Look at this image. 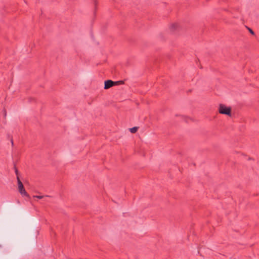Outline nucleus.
I'll return each instance as SVG.
<instances>
[{"mask_svg":"<svg viewBox=\"0 0 259 259\" xmlns=\"http://www.w3.org/2000/svg\"><path fill=\"white\" fill-rule=\"evenodd\" d=\"M218 112L222 114H225L228 116L231 115V108L227 107L224 104H220L218 107Z\"/></svg>","mask_w":259,"mask_h":259,"instance_id":"1","label":"nucleus"},{"mask_svg":"<svg viewBox=\"0 0 259 259\" xmlns=\"http://www.w3.org/2000/svg\"><path fill=\"white\" fill-rule=\"evenodd\" d=\"M18 185L19 192L22 194L26 196V197H29V194L25 191L23 185L19 179V176L17 177Z\"/></svg>","mask_w":259,"mask_h":259,"instance_id":"2","label":"nucleus"},{"mask_svg":"<svg viewBox=\"0 0 259 259\" xmlns=\"http://www.w3.org/2000/svg\"><path fill=\"white\" fill-rule=\"evenodd\" d=\"M117 84L116 82L113 81L111 80H108L105 81L104 89H108L113 87L114 85Z\"/></svg>","mask_w":259,"mask_h":259,"instance_id":"3","label":"nucleus"},{"mask_svg":"<svg viewBox=\"0 0 259 259\" xmlns=\"http://www.w3.org/2000/svg\"><path fill=\"white\" fill-rule=\"evenodd\" d=\"M178 25L177 24H172L170 26V29L171 31H174L178 27Z\"/></svg>","mask_w":259,"mask_h":259,"instance_id":"4","label":"nucleus"},{"mask_svg":"<svg viewBox=\"0 0 259 259\" xmlns=\"http://www.w3.org/2000/svg\"><path fill=\"white\" fill-rule=\"evenodd\" d=\"M138 129V127H134L131 128L130 129V131L132 133H135L137 132Z\"/></svg>","mask_w":259,"mask_h":259,"instance_id":"5","label":"nucleus"},{"mask_svg":"<svg viewBox=\"0 0 259 259\" xmlns=\"http://www.w3.org/2000/svg\"><path fill=\"white\" fill-rule=\"evenodd\" d=\"M33 197L37 198L38 199H42L44 197V196L39 195V196H33Z\"/></svg>","mask_w":259,"mask_h":259,"instance_id":"6","label":"nucleus"},{"mask_svg":"<svg viewBox=\"0 0 259 259\" xmlns=\"http://www.w3.org/2000/svg\"><path fill=\"white\" fill-rule=\"evenodd\" d=\"M248 30H249V31L250 32L251 34H252L253 35L254 34V32L253 31V30L252 29H251L248 28Z\"/></svg>","mask_w":259,"mask_h":259,"instance_id":"7","label":"nucleus"},{"mask_svg":"<svg viewBox=\"0 0 259 259\" xmlns=\"http://www.w3.org/2000/svg\"><path fill=\"white\" fill-rule=\"evenodd\" d=\"M15 172L16 174L17 175V177L18 176V169L15 167Z\"/></svg>","mask_w":259,"mask_h":259,"instance_id":"8","label":"nucleus"},{"mask_svg":"<svg viewBox=\"0 0 259 259\" xmlns=\"http://www.w3.org/2000/svg\"><path fill=\"white\" fill-rule=\"evenodd\" d=\"M4 114L5 116H6L7 112H6V110L5 109L4 110Z\"/></svg>","mask_w":259,"mask_h":259,"instance_id":"9","label":"nucleus"},{"mask_svg":"<svg viewBox=\"0 0 259 259\" xmlns=\"http://www.w3.org/2000/svg\"><path fill=\"white\" fill-rule=\"evenodd\" d=\"M11 142H12V144H13V140H12Z\"/></svg>","mask_w":259,"mask_h":259,"instance_id":"10","label":"nucleus"},{"mask_svg":"<svg viewBox=\"0 0 259 259\" xmlns=\"http://www.w3.org/2000/svg\"><path fill=\"white\" fill-rule=\"evenodd\" d=\"M1 246H2V245H0V247H1Z\"/></svg>","mask_w":259,"mask_h":259,"instance_id":"11","label":"nucleus"}]
</instances>
